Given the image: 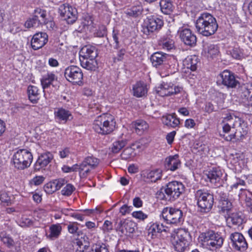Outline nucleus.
I'll use <instances>...</instances> for the list:
<instances>
[{"label": "nucleus", "mask_w": 252, "mask_h": 252, "mask_svg": "<svg viewBox=\"0 0 252 252\" xmlns=\"http://www.w3.org/2000/svg\"><path fill=\"white\" fill-rule=\"evenodd\" d=\"M185 189V187L182 182L171 181L157 192V197L161 200L173 202L179 198L184 193Z\"/></svg>", "instance_id": "1"}, {"label": "nucleus", "mask_w": 252, "mask_h": 252, "mask_svg": "<svg viewBox=\"0 0 252 252\" xmlns=\"http://www.w3.org/2000/svg\"><path fill=\"white\" fill-rule=\"evenodd\" d=\"M196 31L205 36L214 34L218 30V25L216 18L207 12L201 13L195 22Z\"/></svg>", "instance_id": "2"}, {"label": "nucleus", "mask_w": 252, "mask_h": 252, "mask_svg": "<svg viewBox=\"0 0 252 252\" xmlns=\"http://www.w3.org/2000/svg\"><path fill=\"white\" fill-rule=\"evenodd\" d=\"M116 125L114 117L110 114L105 113L96 117L93 124V128L97 133L106 135L114 131Z\"/></svg>", "instance_id": "3"}, {"label": "nucleus", "mask_w": 252, "mask_h": 252, "mask_svg": "<svg viewBox=\"0 0 252 252\" xmlns=\"http://www.w3.org/2000/svg\"><path fill=\"white\" fill-rule=\"evenodd\" d=\"M198 240L202 246L211 251L220 248L224 241L220 234L212 230L201 233L199 236Z\"/></svg>", "instance_id": "4"}, {"label": "nucleus", "mask_w": 252, "mask_h": 252, "mask_svg": "<svg viewBox=\"0 0 252 252\" xmlns=\"http://www.w3.org/2000/svg\"><path fill=\"white\" fill-rule=\"evenodd\" d=\"M195 196L201 212L208 213L211 210L214 203L213 193L205 189H198L196 191Z\"/></svg>", "instance_id": "5"}, {"label": "nucleus", "mask_w": 252, "mask_h": 252, "mask_svg": "<svg viewBox=\"0 0 252 252\" xmlns=\"http://www.w3.org/2000/svg\"><path fill=\"white\" fill-rule=\"evenodd\" d=\"M160 217L167 224L178 225L184 221L183 211L174 207H165L161 211Z\"/></svg>", "instance_id": "6"}, {"label": "nucleus", "mask_w": 252, "mask_h": 252, "mask_svg": "<svg viewBox=\"0 0 252 252\" xmlns=\"http://www.w3.org/2000/svg\"><path fill=\"white\" fill-rule=\"evenodd\" d=\"M32 159V155L29 151L20 149L13 156L12 162L16 168L23 170L30 166Z\"/></svg>", "instance_id": "7"}, {"label": "nucleus", "mask_w": 252, "mask_h": 252, "mask_svg": "<svg viewBox=\"0 0 252 252\" xmlns=\"http://www.w3.org/2000/svg\"><path fill=\"white\" fill-rule=\"evenodd\" d=\"M100 159L93 156L86 157L82 163L79 164L80 176L81 178H86L93 169L97 167Z\"/></svg>", "instance_id": "8"}, {"label": "nucleus", "mask_w": 252, "mask_h": 252, "mask_svg": "<svg viewBox=\"0 0 252 252\" xmlns=\"http://www.w3.org/2000/svg\"><path fill=\"white\" fill-rule=\"evenodd\" d=\"M66 79L73 84L81 85L83 74L80 68L76 65H70L66 67L64 72Z\"/></svg>", "instance_id": "9"}, {"label": "nucleus", "mask_w": 252, "mask_h": 252, "mask_svg": "<svg viewBox=\"0 0 252 252\" xmlns=\"http://www.w3.org/2000/svg\"><path fill=\"white\" fill-rule=\"evenodd\" d=\"M163 26V21L160 18L154 16L148 17L144 20L143 32L147 35L150 34L158 31Z\"/></svg>", "instance_id": "10"}, {"label": "nucleus", "mask_w": 252, "mask_h": 252, "mask_svg": "<svg viewBox=\"0 0 252 252\" xmlns=\"http://www.w3.org/2000/svg\"><path fill=\"white\" fill-rule=\"evenodd\" d=\"M240 123L231 127V129H235V131L234 133L226 136V140L237 141H242L245 138L247 134L248 128L247 124L242 120H240Z\"/></svg>", "instance_id": "11"}, {"label": "nucleus", "mask_w": 252, "mask_h": 252, "mask_svg": "<svg viewBox=\"0 0 252 252\" xmlns=\"http://www.w3.org/2000/svg\"><path fill=\"white\" fill-rule=\"evenodd\" d=\"M60 15L69 24H73L78 18V12L75 7L68 4H63L59 8Z\"/></svg>", "instance_id": "12"}, {"label": "nucleus", "mask_w": 252, "mask_h": 252, "mask_svg": "<svg viewBox=\"0 0 252 252\" xmlns=\"http://www.w3.org/2000/svg\"><path fill=\"white\" fill-rule=\"evenodd\" d=\"M182 88L173 84L163 82L156 89L157 93L162 97L177 94L182 90Z\"/></svg>", "instance_id": "13"}, {"label": "nucleus", "mask_w": 252, "mask_h": 252, "mask_svg": "<svg viewBox=\"0 0 252 252\" xmlns=\"http://www.w3.org/2000/svg\"><path fill=\"white\" fill-rule=\"evenodd\" d=\"M229 239L231 240L232 247L238 251H244L248 248V243L244 237L240 233L234 232L230 234Z\"/></svg>", "instance_id": "14"}, {"label": "nucleus", "mask_w": 252, "mask_h": 252, "mask_svg": "<svg viewBox=\"0 0 252 252\" xmlns=\"http://www.w3.org/2000/svg\"><path fill=\"white\" fill-rule=\"evenodd\" d=\"M219 194V204L218 208L221 213H229L233 208V205L231 201L228 199L227 193L223 191H217Z\"/></svg>", "instance_id": "15"}, {"label": "nucleus", "mask_w": 252, "mask_h": 252, "mask_svg": "<svg viewBox=\"0 0 252 252\" xmlns=\"http://www.w3.org/2000/svg\"><path fill=\"white\" fill-rule=\"evenodd\" d=\"M241 119L236 117L234 114L228 113L225 114L223 117L222 123L223 124L222 126L223 131L225 133H228L231 130V127L235 125L240 124V122Z\"/></svg>", "instance_id": "16"}, {"label": "nucleus", "mask_w": 252, "mask_h": 252, "mask_svg": "<svg viewBox=\"0 0 252 252\" xmlns=\"http://www.w3.org/2000/svg\"><path fill=\"white\" fill-rule=\"evenodd\" d=\"M219 81H221L223 85L229 88H235L239 84L233 73L227 70H224L218 76Z\"/></svg>", "instance_id": "17"}, {"label": "nucleus", "mask_w": 252, "mask_h": 252, "mask_svg": "<svg viewBox=\"0 0 252 252\" xmlns=\"http://www.w3.org/2000/svg\"><path fill=\"white\" fill-rule=\"evenodd\" d=\"M48 41V35L46 32H39L34 34L31 40L32 48L36 50L43 47Z\"/></svg>", "instance_id": "18"}, {"label": "nucleus", "mask_w": 252, "mask_h": 252, "mask_svg": "<svg viewBox=\"0 0 252 252\" xmlns=\"http://www.w3.org/2000/svg\"><path fill=\"white\" fill-rule=\"evenodd\" d=\"M179 34L181 40L185 44L190 47L195 46L197 38L190 29H184L180 32Z\"/></svg>", "instance_id": "19"}, {"label": "nucleus", "mask_w": 252, "mask_h": 252, "mask_svg": "<svg viewBox=\"0 0 252 252\" xmlns=\"http://www.w3.org/2000/svg\"><path fill=\"white\" fill-rule=\"evenodd\" d=\"M164 165L167 170L174 171L179 169L181 166V162L179 155L176 154L167 157L165 160Z\"/></svg>", "instance_id": "20"}, {"label": "nucleus", "mask_w": 252, "mask_h": 252, "mask_svg": "<svg viewBox=\"0 0 252 252\" xmlns=\"http://www.w3.org/2000/svg\"><path fill=\"white\" fill-rule=\"evenodd\" d=\"M149 88L147 84L143 81L137 82L133 85V95L137 97H141L147 95Z\"/></svg>", "instance_id": "21"}, {"label": "nucleus", "mask_w": 252, "mask_h": 252, "mask_svg": "<svg viewBox=\"0 0 252 252\" xmlns=\"http://www.w3.org/2000/svg\"><path fill=\"white\" fill-rule=\"evenodd\" d=\"M53 158V156L50 152L41 154L34 164L35 170L38 171L40 169L46 167L51 162Z\"/></svg>", "instance_id": "22"}, {"label": "nucleus", "mask_w": 252, "mask_h": 252, "mask_svg": "<svg viewBox=\"0 0 252 252\" xmlns=\"http://www.w3.org/2000/svg\"><path fill=\"white\" fill-rule=\"evenodd\" d=\"M97 52L94 46L86 45L83 47L79 52V58L95 59Z\"/></svg>", "instance_id": "23"}, {"label": "nucleus", "mask_w": 252, "mask_h": 252, "mask_svg": "<svg viewBox=\"0 0 252 252\" xmlns=\"http://www.w3.org/2000/svg\"><path fill=\"white\" fill-rule=\"evenodd\" d=\"M206 175L211 183L217 184L220 183L222 173L219 167H214L208 171Z\"/></svg>", "instance_id": "24"}, {"label": "nucleus", "mask_w": 252, "mask_h": 252, "mask_svg": "<svg viewBox=\"0 0 252 252\" xmlns=\"http://www.w3.org/2000/svg\"><path fill=\"white\" fill-rule=\"evenodd\" d=\"M135 224L129 220H121L118 223V229L123 234L132 233L135 230Z\"/></svg>", "instance_id": "25"}, {"label": "nucleus", "mask_w": 252, "mask_h": 252, "mask_svg": "<svg viewBox=\"0 0 252 252\" xmlns=\"http://www.w3.org/2000/svg\"><path fill=\"white\" fill-rule=\"evenodd\" d=\"M203 51L208 58H215L219 56L220 51L217 45L205 43L203 45Z\"/></svg>", "instance_id": "26"}, {"label": "nucleus", "mask_w": 252, "mask_h": 252, "mask_svg": "<svg viewBox=\"0 0 252 252\" xmlns=\"http://www.w3.org/2000/svg\"><path fill=\"white\" fill-rule=\"evenodd\" d=\"M167 55L161 52H157L153 54L150 60L153 66L158 67L166 61Z\"/></svg>", "instance_id": "27"}, {"label": "nucleus", "mask_w": 252, "mask_h": 252, "mask_svg": "<svg viewBox=\"0 0 252 252\" xmlns=\"http://www.w3.org/2000/svg\"><path fill=\"white\" fill-rule=\"evenodd\" d=\"M62 227L60 223L53 224L50 226L49 234L46 233L47 238L51 240L58 239L61 234Z\"/></svg>", "instance_id": "28"}, {"label": "nucleus", "mask_w": 252, "mask_h": 252, "mask_svg": "<svg viewBox=\"0 0 252 252\" xmlns=\"http://www.w3.org/2000/svg\"><path fill=\"white\" fill-rule=\"evenodd\" d=\"M162 121L165 125L173 128L178 126L180 124L179 119L176 117V115L175 113L163 116Z\"/></svg>", "instance_id": "29"}, {"label": "nucleus", "mask_w": 252, "mask_h": 252, "mask_svg": "<svg viewBox=\"0 0 252 252\" xmlns=\"http://www.w3.org/2000/svg\"><path fill=\"white\" fill-rule=\"evenodd\" d=\"M29 100L32 103H36L39 99V90L38 88L33 85H30L27 89Z\"/></svg>", "instance_id": "30"}, {"label": "nucleus", "mask_w": 252, "mask_h": 252, "mask_svg": "<svg viewBox=\"0 0 252 252\" xmlns=\"http://www.w3.org/2000/svg\"><path fill=\"white\" fill-rule=\"evenodd\" d=\"M82 67L91 71L95 70L97 67V63L95 59L79 58Z\"/></svg>", "instance_id": "31"}, {"label": "nucleus", "mask_w": 252, "mask_h": 252, "mask_svg": "<svg viewBox=\"0 0 252 252\" xmlns=\"http://www.w3.org/2000/svg\"><path fill=\"white\" fill-rule=\"evenodd\" d=\"M55 117L59 120L66 122L72 119L71 112L63 108H59L54 112Z\"/></svg>", "instance_id": "32"}, {"label": "nucleus", "mask_w": 252, "mask_h": 252, "mask_svg": "<svg viewBox=\"0 0 252 252\" xmlns=\"http://www.w3.org/2000/svg\"><path fill=\"white\" fill-rule=\"evenodd\" d=\"M198 58L195 56H189L184 61L183 64L187 69L195 71L198 67Z\"/></svg>", "instance_id": "33"}, {"label": "nucleus", "mask_w": 252, "mask_h": 252, "mask_svg": "<svg viewBox=\"0 0 252 252\" xmlns=\"http://www.w3.org/2000/svg\"><path fill=\"white\" fill-rule=\"evenodd\" d=\"M57 79V76L53 72H48L44 75L40 80L43 89L48 88Z\"/></svg>", "instance_id": "34"}, {"label": "nucleus", "mask_w": 252, "mask_h": 252, "mask_svg": "<svg viewBox=\"0 0 252 252\" xmlns=\"http://www.w3.org/2000/svg\"><path fill=\"white\" fill-rule=\"evenodd\" d=\"M174 239L189 244L190 234L188 231L184 229H178Z\"/></svg>", "instance_id": "35"}, {"label": "nucleus", "mask_w": 252, "mask_h": 252, "mask_svg": "<svg viewBox=\"0 0 252 252\" xmlns=\"http://www.w3.org/2000/svg\"><path fill=\"white\" fill-rule=\"evenodd\" d=\"M159 5L161 12L165 14H170L173 10L174 6L171 0H160Z\"/></svg>", "instance_id": "36"}, {"label": "nucleus", "mask_w": 252, "mask_h": 252, "mask_svg": "<svg viewBox=\"0 0 252 252\" xmlns=\"http://www.w3.org/2000/svg\"><path fill=\"white\" fill-rule=\"evenodd\" d=\"M33 15L38 20L40 26H42L44 24L47 23V13L45 10L37 8L34 10Z\"/></svg>", "instance_id": "37"}, {"label": "nucleus", "mask_w": 252, "mask_h": 252, "mask_svg": "<svg viewBox=\"0 0 252 252\" xmlns=\"http://www.w3.org/2000/svg\"><path fill=\"white\" fill-rule=\"evenodd\" d=\"M127 144L126 140H119L114 141L111 147L110 150L113 154L118 153Z\"/></svg>", "instance_id": "38"}, {"label": "nucleus", "mask_w": 252, "mask_h": 252, "mask_svg": "<svg viewBox=\"0 0 252 252\" xmlns=\"http://www.w3.org/2000/svg\"><path fill=\"white\" fill-rule=\"evenodd\" d=\"M148 124L143 120H138L133 125V127L138 134L142 133L143 131L148 129Z\"/></svg>", "instance_id": "39"}, {"label": "nucleus", "mask_w": 252, "mask_h": 252, "mask_svg": "<svg viewBox=\"0 0 252 252\" xmlns=\"http://www.w3.org/2000/svg\"><path fill=\"white\" fill-rule=\"evenodd\" d=\"M166 228V227L163 225L162 223L156 222L151 225L148 230V232L149 233H152V235H154L157 233H161L162 231H165Z\"/></svg>", "instance_id": "40"}, {"label": "nucleus", "mask_w": 252, "mask_h": 252, "mask_svg": "<svg viewBox=\"0 0 252 252\" xmlns=\"http://www.w3.org/2000/svg\"><path fill=\"white\" fill-rule=\"evenodd\" d=\"M142 11V6L141 5H137L127 9L125 13L127 16L136 18L141 15Z\"/></svg>", "instance_id": "41"}, {"label": "nucleus", "mask_w": 252, "mask_h": 252, "mask_svg": "<svg viewBox=\"0 0 252 252\" xmlns=\"http://www.w3.org/2000/svg\"><path fill=\"white\" fill-rule=\"evenodd\" d=\"M159 45L162 48L170 50L174 47V41L168 37H163L159 41Z\"/></svg>", "instance_id": "42"}, {"label": "nucleus", "mask_w": 252, "mask_h": 252, "mask_svg": "<svg viewBox=\"0 0 252 252\" xmlns=\"http://www.w3.org/2000/svg\"><path fill=\"white\" fill-rule=\"evenodd\" d=\"M172 244L175 251L178 252H184L189 249L188 247L189 244L185 243V242L178 241L176 239H173Z\"/></svg>", "instance_id": "43"}, {"label": "nucleus", "mask_w": 252, "mask_h": 252, "mask_svg": "<svg viewBox=\"0 0 252 252\" xmlns=\"http://www.w3.org/2000/svg\"><path fill=\"white\" fill-rule=\"evenodd\" d=\"M227 220L229 223L231 222L232 224L238 226L242 224L243 221L241 216L238 213L231 214V215L228 217Z\"/></svg>", "instance_id": "44"}, {"label": "nucleus", "mask_w": 252, "mask_h": 252, "mask_svg": "<svg viewBox=\"0 0 252 252\" xmlns=\"http://www.w3.org/2000/svg\"><path fill=\"white\" fill-rule=\"evenodd\" d=\"M135 149L131 147H128L125 148L121 154L122 159L127 160L134 157Z\"/></svg>", "instance_id": "45"}, {"label": "nucleus", "mask_w": 252, "mask_h": 252, "mask_svg": "<svg viewBox=\"0 0 252 252\" xmlns=\"http://www.w3.org/2000/svg\"><path fill=\"white\" fill-rule=\"evenodd\" d=\"M89 252H109L108 246L104 243L94 244Z\"/></svg>", "instance_id": "46"}, {"label": "nucleus", "mask_w": 252, "mask_h": 252, "mask_svg": "<svg viewBox=\"0 0 252 252\" xmlns=\"http://www.w3.org/2000/svg\"><path fill=\"white\" fill-rule=\"evenodd\" d=\"M161 176V170L159 169L151 171L147 174V178L150 179L152 182H156L160 180Z\"/></svg>", "instance_id": "47"}, {"label": "nucleus", "mask_w": 252, "mask_h": 252, "mask_svg": "<svg viewBox=\"0 0 252 252\" xmlns=\"http://www.w3.org/2000/svg\"><path fill=\"white\" fill-rule=\"evenodd\" d=\"M0 238L1 241L8 247L10 248L13 246L14 241L13 239L5 232H1L0 233Z\"/></svg>", "instance_id": "48"}, {"label": "nucleus", "mask_w": 252, "mask_h": 252, "mask_svg": "<svg viewBox=\"0 0 252 252\" xmlns=\"http://www.w3.org/2000/svg\"><path fill=\"white\" fill-rule=\"evenodd\" d=\"M25 26L27 28H36L41 26L38 20H37L33 15L32 17L30 18L26 21Z\"/></svg>", "instance_id": "49"}, {"label": "nucleus", "mask_w": 252, "mask_h": 252, "mask_svg": "<svg viewBox=\"0 0 252 252\" xmlns=\"http://www.w3.org/2000/svg\"><path fill=\"white\" fill-rule=\"evenodd\" d=\"M230 52L231 56L234 59L241 60L244 58V54L242 50L240 48L235 47Z\"/></svg>", "instance_id": "50"}, {"label": "nucleus", "mask_w": 252, "mask_h": 252, "mask_svg": "<svg viewBox=\"0 0 252 252\" xmlns=\"http://www.w3.org/2000/svg\"><path fill=\"white\" fill-rule=\"evenodd\" d=\"M77 222H70L67 225V230L69 233L72 234H77L79 235L80 231H79V228L78 226Z\"/></svg>", "instance_id": "51"}, {"label": "nucleus", "mask_w": 252, "mask_h": 252, "mask_svg": "<svg viewBox=\"0 0 252 252\" xmlns=\"http://www.w3.org/2000/svg\"><path fill=\"white\" fill-rule=\"evenodd\" d=\"M44 189L48 194H52L57 191L54 181H51L45 184L44 187Z\"/></svg>", "instance_id": "52"}, {"label": "nucleus", "mask_w": 252, "mask_h": 252, "mask_svg": "<svg viewBox=\"0 0 252 252\" xmlns=\"http://www.w3.org/2000/svg\"><path fill=\"white\" fill-rule=\"evenodd\" d=\"M75 189V187L72 185L68 184L66 185L62 190V194L64 196H69L72 194Z\"/></svg>", "instance_id": "53"}, {"label": "nucleus", "mask_w": 252, "mask_h": 252, "mask_svg": "<svg viewBox=\"0 0 252 252\" xmlns=\"http://www.w3.org/2000/svg\"><path fill=\"white\" fill-rule=\"evenodd\" d=\"M219 109L218 106L213 104L212 102H206L205 104L204 110L208 113L217 111Z\"/></svg>", "instance_id": "54"}, {"label": "nucleus", "mask_w": 252, "mask_h": 252, "mask_svg": "<svg viewBox=\"0 0 252 252\" xmlns=\"http://www.w3.org/2000/svg\"><path fill=\"white\" fill-rule=\"evenodd\" d=\"M62 170L65 173L75 172L77 171H78L80 172V167L78 164H74L71 167H69L67 165H63L62 167Z\"/></svg>", "instance_id": "55"}, {"label": "nucleus", "mask_w": 252, "mask_h": 252, "mask_svg": "<svg viewBox=\"0 0 252 252\" xmlns=\"http://www.w3.org/2000/svg\"><path fill=\"white\" fill-rule=\"evenodd\" d=\"M102 229L104 233L110 232L111 230H113L112 222L108 220H105L102 227Z\"/></svg>", "instance_id": "56"}, {"label": "nucleus", "mask_w": 252, "mask_h": 252, "mask_svg": "<svg viewBox=\"0 0 252 252\" xmlns=\"http://www.w3.org/2000/svg\"><path fill=\"white\" fill-rule=\"evenodd\" d=\"M132 216L137 219H139L141 220H144L147 218L148 215L144 214L142 211H135L132 213Z\"/></svg>", "instance_id": "57"}, {"label": "nucleus", "mask_w": 252, "mask_h": 252, "mask_svg": "<svg viewBox=\"0 0 252 252\" xmlns=\"http://www.w3.org/2000/svg\"><path fill=\"white\" fill-rule=\"evenodd\" d=\"M33 221L27 217L21 218L20 225L22 227L30 226L33 225Z\"/></svg>", "instance_id": "58"}, {"label": "nucleus", "mask_w": 252, "mask_h": 252, "mask_svg": "<svg viewBox=\"0 0 252 252\" xmlns=\"http://www.w3.org/2000/svg\"><path fill=\"white\" fill-rule=\"evenodd\" d=\"M0 200L1 202L5 203L7 205L11 203L10 197L6 192H3L0 194Z\"/></svg>", "instance_id": "59"}, {"label": "nucleus", "mask_w": 252, "mask_h": 252, "mask_svg": "<svg viewBox=\"0 0 252 252\" xmlns=\"http://www.w3.org/2000/svg\"><path fill=\"white\" fill-rule=\"evenodd\" d=\"M44 179L42 176H35L31 180V183L35 186H38L43 182Z\"/></svg>", "instance_id": "60"}, {"label": "nucleus", "mask_w": 252, "mask_h": 252, "mask_svg": "<svg viewBox=\"0 0 252 252\" xmlns=\"http://www.w3.org/2000/svg\"><path fill=\"white\" fill-rule=\"evenodd\" d=\"M252 85H251L250 88L246 87H244L242 94L245 98L249 100L250 96L252 94Z\"/></svg>", "instance_id": "61"}, {"label": "nucleus", "mask_w": 252, "mask_h": 252, "mask_svg": "<svg viewBox=\"0 0 252 252\" xmlns=\"http://www.w3.org/2000/svg\"><path fill=\"white\" fill-rule=\"evenodd\" d=\"M119 32L113 30L112 33L113 39L115 42V45H114V48L118 49L120 47V44L119 41Z\"/></svg>", "instance_id": "62"}, {"label": "nucleus", "mask_w": 252, "mask_h": 252, "mask_svg": "<svg viewBox=\"0 0 252 252\" xmlns=\"http://www.w3.org/2000/svg\"><path fill=\"white\" fill-rule=\"evenodd\" d=\"M75 244L78 246L76 252H84L86 245H84L82 242L79 239L76 240Z\"/></svg>", "instance_id": "63"}, {"label": "nucleus", "mask_w": 252, "mask_h": 252, "mask_svg": "<svg viewBox=\"0 0 252 252\" xmlns=\"http://www.w3.org/2000/svg\"><path fill=\"white\" fill-rule=\"evenodd\" d=\"M132 208V206H128L126 205H124L120 209V212L122 215H125L130 212Z\"/></svg>", "instance_id": "64"}]
</instances>
